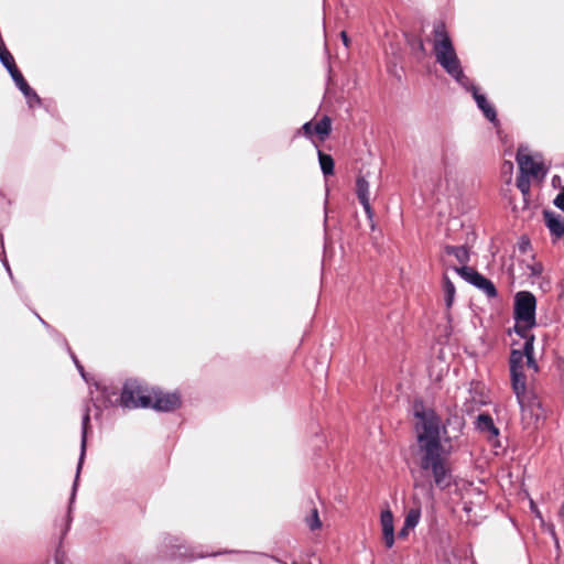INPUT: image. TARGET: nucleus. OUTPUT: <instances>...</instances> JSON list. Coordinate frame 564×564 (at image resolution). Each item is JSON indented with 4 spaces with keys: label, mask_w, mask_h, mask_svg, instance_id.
I'll return each instance as SVG.
<instances>
[{
    "label": "nucleus",
    "mask_w": 564,
    "mask_h": 564,
    "mask_svg": "<svg viewBox=\"0 0 564 564\" xmlns=\"http://www.w3.org/2000/svg\"><path fill=\"white\" fill-rule=\"evenodd\" d=\"M455 293H456V290H455L454 284H445L444 300H445V305L447 308H449L452 306V304L454 302Z\"/></svg>",
    "instance_id": "21"
},
{
    "label": "nucleus",
    "mask_w": 564,
    "mask_h": 564,
    "mask_svg": "<svg viewBox=\"0 0 564 564\" xmlns=\"http://www.w3.org/2000/svg\"><path fill=\"white\" fill-rule=\"evenodd\" d=\"M536 299L527 291L518 292L514 296L513 330L520 337L534 336L531 329L536 326L535 318Z\"/></svg>",
    "instance_id": "6"
},
{
    "label": "nucleus",
    "mask_w": 564,
    "mask_h": 564,
    "mask_svg": "<svg viewBox=\"0 0 564 564\" xmlns=\"http://www.w3.org/2000/svg\"><path fill=\"white\" fill-rule=\"evenodd\" d=\"M560 517H561V518H564V503H563V507H562V509H561V511H560Z\"/></svg>",
    "instance_id": "37"
},
{
    "label": "nucleus",
    "mask_w": 564,
    "mask_h": 564,
    "mask_svg": "<svg viewBox=\"0 0 564 564\" xmlns=\"http://www.w3.org/2000/svg\"><path fill=\"white\" fill-rule=\"evenodd\" d=\"M477 288L481 289L489 297H494L497 295V290L495 284H475Z\"/></svg>",
    "instance_id": "23"
},
{
    "label": "nucleus",
    "mask_w": 564,
    "mask_h": 564,
    "mask_svg": "<svg viewBox=\"0 0 564 564\" xmlns=\"http://www.w3.org/2000/svg\"><path fill=\"white\" fill-rule=\"evenodd\" d=\"M517 163L520 171L517 177V187L523 196H527L530 193V180L542 181L546 175V169L542 162L535 161L525 148H519Z\"/></svg>",
    "instance_id": "7"
},
{
    "label": "nucleus",
    "mask_w": 564,
    "mask_h": 564,
    "mask_svg": "<svg viewBox=\"0 0 564 564\" xmlns=\"http://www.w3.org/2000/svg\"><path fill=\"white\" fill-rule=\"evenodd\" d=\"M301 131L303 132V134L308 138V139H312L313 138V134L315 133L314 132V124L312 121H308V122H305L302 128H301Z\"/></svg>",
    "instance_id": "24"
},
{
    "label": "nucleus",
    "mask_w": 564,
    "mask_h": 564,
    "mask_svg": "<svg viewBox=\"0 0 564 564\" xmlns=\"http://www.w3.org/2000/svg\"><path fill=\"white\" fill-rule=\"evenodd\" d=\"M317 155H318V162H319V166H321L323 174L325 176L333 175L335 163H334V159L332 158V155L326 154V153L322 152L321 150H318Z\"/></svg>",
    "instance_id": "17"
},
{
    "label": "nucleus",
    "mask_w": 564,
    "mask_h": 564,
    "mask_svg": "<svg viewBox=\"0 0 564 564\" xmlns=\"http://www.w3.org/2000/svg\"><path fill=\"white\" fill-rule=\"evenodd\" d=\"M530 270H531L530 276L538 278L542 271V267L540 264L535 263L530 268Z\"/></svg>",
    "instance_id": "29"
},
{
    "label": "nucleus",
    "mask_w": 564,
    "mask_h": 564,
    "mask_svg": "<svg viewBox=\"0 0 564 564\" xmlns=\"http://www.w3.org/2000/svg\"><path fill=\"white\" fill-rule=\"evenodd\" d=\"M524 339L522 349H512L509 359L511 386L514 394H521L527 388L524 375V362L533 373L540 368L534 358V336L522 337Z\"/></svg>",
    "instance_id": "3"
},
{
    "label": "nucleus",
    "mask_w": 564,
    "mask_h": 564,
    "mask_svg": "<svg viewBox=\"0 0 564 564\" xmlns=\"http://www.w3.org/2000/svg\"><path fill=\"white\" fill-rule=\"evenodd\" d=\"M6 68L11 76H12V74H14V70H19L15 65V62L11 63V65H9V66H6Z\"/></svg>",
    "instance_id": "34"
},
{
    "label": "nucleus",
    "mask_w": 564,
    "mask_h": 564,
    "mask_svg": "<svg viewBox=\"0 0 564 564\" xmlns=\"http://www.w3.org/2000/svg\"><path fill=\"white\" fill-rule=\"evenodd\" d=\"M468 91H471L473 97L478 106V108L482 111L484 116L492 123L497 121V112L492 105H490L484 94H480L477 86H475L470 80L468 88H465Z\"/></svg>",
    "instance_id": "13"
},
{
    "label": "nucleus",
    "mask_w": 564,
    "mask_h": 564,
    "mask_svg": "<svg viewBox=\"0 0 564 564\" xmlns=\"http://www.w3.org/2000/svg\"><path fill=\"white\" fill-rule=\"evenodd\" d=\"M18 88L21 90V93L24 95V96H29L31 93H32V88L29 86V84L26 82H24L23 84H21L20 86H18Z\"/></svg>",
    "instance_id": "31"
},
{
    "label": "nucleus",
    "mask_w": 564,
    "mask_h": 564,
    "mask_svg": "<svg viewBox=\"0 0 564 564\" xmlns=\"http://www.w3.org/2000/svg\"><path fill=\"white\" fill-rule=\"evenodd\" d=\"M421 519V509L420 507L411 508L404 519L405 529H414Z\"/></svg>",
    "instance_id": "19"
},
{
    "label": "nucleus",
    "mask_w": 564,
    "mask_h": 564,
    "mask_svg": "<svg viewBox=\"0 0 564 564\" xmlns=\"http://www.w3.org/2000/svg\"><path fill=\"white\" fill-rule=\"evenodd\" d=\"M0 62L4 67L14 62L12 54L4 46L0 47Z\"/></svg>",
    "instance_id": "22"
},
{
    "label": "nucleus",
    "mask_w": 564,
    "mask_h": 564,
    "mask_svg": "<svg viewBox=\"0 0 564 564\" xmlns=\"http://www.w3.org/2000/svg\"><path fill=\"white\" fill-rule=\"evenodd\" d=\"M4 253V247H3V238L2 235H0V257Z\"/></svg>",
    "instance_id": "35"
},
{
    "label": "nucleus",
    "mask_w": 564,
    "mask_h": 564,
    "mask_svg": "<svg viewBox=\"0 0 564 564\" xmlns=\"http://www.w3.org/2000/svg\"><path fill=\"white\" fill-rule=\"evenodd\" d=\"M314 132L318 135L321 141H324L332 132V120L329 117L324 116L318 122L314 124Z\"/></svg>",
    "instance_id": "16"
},
{
    "label": "nucleus",
    "mask_w": 564,
    "mask_h": 564,
    "mask_svg": "<svg viewBox=\"0 0 564 564\" xmlns=\"http://www.w3.org/2000/svg\"><path fill=\"white\" fill-rule=\"evenodd\" d=\"M356 194L368 218L373 217L370 205V184L365 175H359L356 180Z\"/></svg>",
    "instance_id": "12"
},
{
    "label": "nucleus",
    "mask_w": 564,
    "mask_h": 564,
    "mask_svg": "<svg viewBox=\"0 0 564 564\" xmlns=\"http://www.w3.org/2000/svg\"><path fill=\"white\" fill-rule=\"evenodd\" d=\"M24 97L26 98L30 107L39 106L41 104V99L34 90H32V93L29 96Z\"/></svg>",
    "instance_id": "26"
},
{
    "label": "nucleus",
    "mask_w": 564,
    "mask_h": 564,
    "mask_svg": "<svg viewBox=\"0 0 564 564\" xmlns=\"http://www.w3.org/2000/svg\"><path fill=\"white\" fill-rule=\"evenodd\" d=\"M306 524L310 527L312 531L317 530L322 527L318 510L316 508H313L311 514L306 517Z\"/></svg>",
    "instance_id": "20"
},
{
    "label": "nucleus",
    "mask_w": 564,
    "mask_h": 564,
    "mask_svg": "<svg viewBox=\"0 0 564 564\" xmlns=\"http://www.w3.org/2000/svg\"><path fill=\"white\" fill-rule=\"evenodd\" d=\"M521 408V420L525 429L536 430L546 419V411L538 395L524 388L521 394H516Z\"/></svg>",
    "instance_id": "8"
},
{
    "label": "nucleus",
    "mask_w": 564,
    "mask_h": 564,
    "mask_svg": "<svg viewBox=\"0 0 564 564\" xmlns=\"http://www.w3.org/2000/svg\"><path fill=\"white\" fill-rule=\"evenodd\" d=\"M477 426L482 432H488L491 435H498V429L495 426L491 416L487 414H480L477 419Z\"/></svg>",
    "instance_id": "18"
},
{
    "label": "nucleus",
    "mask_w": 564,
    "mask_h": 564,
    "mask_svg": "<svg viewBox=\"0 0 564 564\" xmlns=\"http://www.w3.org/2000/svg\"><path fill=\"white\" fill-rule=\"evenodd\" d=\"M380 524L382 528V538L384 541V545L388 549H391L394 544V525H393V514L390 509H386V510L381 511Z\"/></svg>",
    "instance_id": "14"
},
{
    "label": "nucleus",
    "mask_w": 564,
    "mask_h": 564,
    "mask_svg": "<svg viewBox=\"0 0 564 564\" xmlns=\"http://www.w3.org/2000/svg\"><path fill=\"white\" fill-rule=\"evenodd\" d=\"M411 529H405V524H403L402 529L399 531V538L405 539L409 535Z\"/></svg>",
    "instance_id": "32"
},
{
    "label": "nucleus",
    "mask_w": 564,
    "mask_h": 564,
    "mask_svg": "<svg viewBox=\"0 0 564 564\" xmlns=\"http://www.w3.org/2000/svg\"><path fill=\"white\" fill-rule=\"evenodd\" d=\"M458 155L449 147H444L441 155L442 175L434 185V193L446 198H457L462 192V181L456 169Z\"/></svg>",
    "instance_id": "5"
},
{
    "label": "nucleus",
    "mask_w": 564,
    "mask_h": 564,
    "mask_svg": "<svg viewBox=\"0 0 564 564\" xmlns=\"http://www.w3.org/2000/svg\"><path fill=\"white\" fill-rule=\"evenodd\" d=\"M18 88L21 90V93L24 95V96H29L31 93H32V88L29 86V84L26 82H24L23 84H21L20 86H18Z\"/></svg>",
    "instance_id": "30"
},
{
    "label": "nucleus",
    "mask_w": 564,
    "mask_h": 564,
    "mask_svg": "<svg viewBox=\"0 0 564 564\" xmlns=\"http://www.w3.org/2000/svg\"><path fill=\"white\" fill-rule=\"evenodd\" d=\"M181 404V398L177 393H163L161 391H154L151 395V405L158 411H173Z\"/></svg>",
    "instance_id": "10"
},
{
    "label": "nucleus",
    "mask_w": 564,
    "mask_h": 564,
    "mask_svg": "<svg viewBox=\"0 0 564 564\" xmlns=\"http://www.w3.org/2000/svg\"><path fill=\"white\" fill-rule=\"evenodd\" d=\"M414 415L416 442L420 453V467L432 476L436 488L445 490L453 485V474L447 462L449 448L447 427L441 416L433 409H421L415 405Z\"/></svg>",
    "instance_id": "1"
},
{
    "label": "nucleus",
    "mask_w": 564,
    "mask_h": 564,
    "mask_svg": "<svg viewBox=\"0 0 564 564\" xmlns=\"http://www.w3.org/2000/svg\"><path fill=\"white\" fill-rule=\"evenodd\" d=\"M545 225L554 240L564 239V217L553 212H544Z\"/></svg>",
    "instance_id": "15"
},
{
    "label": "nucleus",
    "mask_w": 564,
    "mask_h": 564,
    "mask_svg": "<svg viewBox=\"0 0 564 564\" xmlns=\"http://www.w3.org/2000/svg\"><path fill=\"white\" fill-rule=\"evenodd\" d=\"M553 204L558 208L561 209L562 212H564V186L560 189L558 194L556 195V197L554 198L553 200Z\"/></svg>",
    "instance_id": "25"
},
{
    "label": "nucleus",
    "mask_w": 564,
    "mask_h": 564,
    "mask_svg": "<svg viewBox=\"0 0 564 564\" xmlns=\"http://www.w3.org/2000/svg\"><path fill=\"white\" fill-rule=\"evenodd\" d=\"M433 52L435 61L460 86L468 88L469 78L464 74L453 41L442 21L433 25Z\"/></svg>",
    "instance_id": "2"
},
{
    "label": "nucleus",
    "mask_w": 564,
    "mask_h": 564,
    "mask_svg": "<svg viewBox=\"0 0 564 564\" xmlns=\"http://www.w3.org/2000/svg\"><path fill=\"white\" fill-rule=\"evenodd\" d=\"M469 251L464 246L444 247V282H451L452 275L465 282H490L479 274L475 269L467 265Z\"/></svg>",
    "instance_id": "4"
},
{
    "label": "nucleus",
    "mask_w": 564,
    "mask_h": 564,
    "mask_svg": "<svg viewBox=\"0 0 564 564\" xmlns=\"http://www.w3.org/2000/svg\"><path fill=\"white\" fill-rule=\"evenodd\" d=\"M120 404L124 408H150L151 394H148L137 380L129 379L124 382L120 395Z\"/></svg>",
    "instance_id": "9"
},
{
    "label": "nucleus",
    "mask_w": 564,
    "mask_h": 564,
    "mask_svg": "<svg viewBox=\"0 0 564 564\" xmlns=\"http://www.w3.org/2000/svg\"><path fill=\"white\" fill-rule=\"evenodd\" d=\"M340 37H341V40H343L344 45H345L346 47H348V45H349V39H348V35H347V33H346L345 31H343V32L340 33Z\"/></svg>",
    "instance_id": "33"
},
{
    "label": "nucleus",
    "mask_w": 564,
    "mask_h": 564,
    "mask_svg": "<svg viewBox=\"0 0 564 564\" xmlns=\"http://www.w3.org/2000/svg\"><path fill=\"white\" fill-rule=\"evenodd\" d=\"M11 77L17 86H20L21 84L26 82L20 70H14V74H12Z\"/></svg>",
    "instance_id": "28"
},
{
    "label": "nucleus",
    "mask_w": 564,
    "mask_h": 564,
    "mask_svg": "<svg viewBox=\"0 0 564 564\" xmlns=\"http://www.w3.org/2000/svg\"><path fill=\"white\" fill-rule=\"evenodd\" d=\"M89 422H90V410H89L88 406H86L85 411H84V414H83V417H82L80 456H79V460H78V465H77L76 478H75V481H74V485H73L72 500L75 497V491H76V488H77V481H78V477H79V471L82 469V465H83L85 453H86L87 432H88Z\"/></svg>",
    "instance_id": "11"
},
{
    "label": "nucleus",
    "mask_w": 564,
    "mask_h": 564,
    "mask_svg": "<svg viewBox=\"0 0 564 564\" xmlns=\"http://www.w3.org/2000/svg\"><path fill=\"white\" fill-rule=\"evenodd\" d=\"M37 318L40 319V322L46 327V328H51L50 325L39 315H36Z\"/></svg>",
    "instance_id": "36"
},
{
    "label": "nucleus",
    "mask_w": 564,
    "mask_h": 564,
    "mask_svg": "<svg viewBox=\"0 0 564 564\" xmlns=\"http://www.w3.org/2000/svg\"><path fill=\"white\" fill-rule=\"evenodd\" d=\"M69 350V354H70V357L74 361V364L76 365V368L78 369V371L80 372L82 377L84 379H86V376H85V371H84V367L82 366V364L79 362V360L77 359V357L75 356V354L68 348Z\"/></svg>",
    "instance_id": "27"
}]
</instances>
